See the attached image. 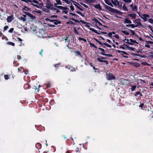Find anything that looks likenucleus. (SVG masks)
Listing matches in <instances>:
<instances>
[{
  "label": "nucleus",
  "mask_w": 153,
  "mask_h": 153,
  "mask_svg": "<svg viewBox=\"0 0 153 153\" xmlns=\"http://www.w3.org/2000/svg\"><path fill=\"white\" fill-rule=\"evenodd\" d=\"M104 7L105 9H107L108 10L110 11L112 13H115L117 14L120 15H122L123 14V12L120 11L117 9L111 8V7H109L105 4Z\"/></svg>",
  "instance_id": "obj_1"
},
{
  "label": "nucleus",
  "mask_w": 153,
  "mask_h": 153,
  "mask_svg": "<svg viewBox=\"0 0 153 153\" xmlns=\"http://www.w3.org/2000/svg\"><path fill=\"white\" fill-rule=\"evenodd\" d=\"M24 2L28 4V7H30V5H32L38 8H40L39 6L33 3H34L36 4H39V2L36 0H25Z\"/></svg>",
  "instance_id": "obj_2"
},
{
  "label": "nucleus",
  "mask_w": 153,
  "mask_h": 153,
  "mask_svg": "<svg viewBox=\"0 0 153 153\" xmlns=\"http://www.w3.org/2000/svg\"><path fill=\"white\" fill-rule=\"evenodd\" d=\"M106 77L107 79L108 80L115 79L116 78L115 76L110 72L106 74Z\"/></svg>",
  "instance_id": "obj_3"
},
{
  "label": "nucleus",
  "mask_w": 153,
  "mask_h": 153,
  "mask_svg": "<svg viewBox=\"0 0 153 153\" xmlns=\"http://www.w3.org/2000/svg\"><path fill=\"white\" fill-rule=\"evenodd\" d=\"M46 4L47 5L45 7L48 9H52V7H53V5L51 4L50 0H47Z\"/></svg>",
  "instance_id": "obj_4"
},
{
  "label": "nucleus",
  "mask_w": 153,
  "mask_h": 153,
  "mask_svg": "<svg viewBox=\"0 0 153 153\" xmlns=\"http://www.w3.org/2000/svg\"><path fill=\"white\" fill-rule=\"evenodd\" d=\"M141 19H135L134 21L133 22L136 23L137 24L136 25L137 26V27H138L139 26H140L142 27H143V25L141 24Z\"/></svg>",
  "instance_id": "obj_5"
},
{
  "label": "nucleus",
  "mask_w": 153,
  "mask_h": 153,
  "mask_svg": "<svg viewBox=\"0 0 153 153\" xmlns=\"http://www.w3.org/2000/svg\"><path fill=\"white\" fill-rule=\"evenodd\" d=\"M142 16H140V17L142 19H143L145 22L146 21L147 18H149L150 17L149 15L147 14H143Z\"/></svg>",
  "instance_id": "obj_6"
},
{
  "label": "nucleus",
  "mask_w": 153,
  "mask_h": 153,
  "mask_svg": "<svg viewBox=\"0 0 153 153\" xmlns=\"http://www.w3.org/2000/svg\"><path fill=\"white\" fill-rule=\"evenodd\" d=\"M14 19L13 15H11L10 16H9L7 17V21L8 22H11Z\"/></svg>",
  "instance_id": "obj_7"
},
{
  "label": "nucleus",
  "mask_w": 153,
  "mask_h": 153,
  "mask_svg": "<svg viewBox=\"0 0 153 153\" xmlns=\"http://www.w3.org/2000/svg\"><path fill=\"white\" fill-rule=\"evenodd\" d=\"M130 56H138L142 58H144L146 57V56L145 55H142L141 54H139L137 53H131L130 54Z\"/></svg>",
  "instance_id": "obj_8"
},
{
  "label": "nucleus",
  "mask_w": 153,
  "mask_h": 153,
  "mask_svg": "<svg viewBox=\"0 0 153 153\" xmlns=\"http://www.w3.org/2000/svg\"><path fill=\"white\" fill-rule=\"evenodd\" d=\"M73 2H74L73 3L74 4L76 7L77 8L79 9L81 11H83V9L82 8H81L80 7H79L78 6V5H79L81 7H82L81 5H80L77 2H76L75 1H74Z\"/></svg>",
  "instance_id": "obj_9"
},
{
  "label": "nucleus",
  "mask_w": 153,
  "mask_h": 153,
  "mask_svg": "<svg viewBox=\"0 0 153 153\" xmlns=\"http://www.w3.org/2000/svg\"><path fill=\"white\" fill-rule=\"evenodd\" d=\"M130 63L133 66L135 67L136 68H137V67H140V63H137V62H130Z\"/></svg>",
  "instance_id": "obj_10"
},
{
  "label": "nucleus",
  "mask_w": 153,
  "mask_h": 153,
  "mask_svg": "<svg viewBox=\"0 0 153 153\" xmlns=\"http://www.w3.org/2000/svg\"><path fill=\"white\" fill-rule=\"evenodd\" d=\"M97 60L99 62H105L106 65L108 64V61H107V60H103L102 59L100 58H97Z\"/></svg>",
  "instance_id": "obj_11"
},
{
  "label": "nucleus",
  "mask_w": 153,
  "mask_h": 153,
  "mask_svg": "<svg viewBox=\"0 0 153 153\" xmlns=\"http://www.w3.org/2000/svg\"><path fill=\"white\" fill-rule=\"evenodd\" d=\"M24 13L26 14V15L28 16L32 19H33L35 18V17L33 15L29 12H25Z\"/></svg>",
  "instance_id": "obj_12"
},
{
  "label": "nucleus",
  "mask_w": 153,
  "mask_h": 153,
  "mask_svg": "<svg viewBox=\"0 0 153 153\" xmlns=\"http://www.w3.org/2000/svg\"><path fill=\"white\" fill-rule=\"evenodd\" d=\"M94 7L96 9H99L100 10H103L101 5L100 4H97L94 5Z\"/></svg>",
  "instance_id": "obj_13"
},
{
  "label": "nucleus",
  "mask_w": 153,
  "mask_h": 153,
  "mask_svg": "<svg viewBox=\"0 0 153 153\" xmlns=\"http://www.w3.org/2000/svg\"><path fill=\"white\" fill-rule=\"evenodd\" d=\"M30 86L28 83H25L24 84V88L25 89H29L30 88Z\"/></svg>",
  "instance_id": "obj_14"
},
{
  "label": "nucleus",
  "mask_w": 153,
  "mask_h": 153,
  "mask_svg": "<svg viewBox=\"0 0 153 153\" xmlns=\"http://www.w3.org/2000/svg\"><path fill=\"white\" fill-rule=\"evenodd\" d=\"M35 146L36 148L38 149H41L42 147L41 144L39 143H37L35 145Z\"/></svg>",
  "instance_id": "obj_15"
},
{
  "label": "nucleus",
  "mask_w": 153,
  "mask_h": 153,
  "mask_svg": "<svg viewBox=\"0 0 153 153\" xmlns=\"http://www.w3.org/2000/svg\"><path fill=\"white\" fill-rule=\"evenodd\" d=\"M128 46L125 44H124L122 45V46H120V48H121L123 49H125V48H128Z\"/></svg>",
  "instance_id": "obj_16"
},
{
  "label": "nucleus",
  "mask_w": 153,
  "mask_h": 153,
  "mask_svg": "<svg viewBox=\"0 0 153 153\" xmlns=\"http://www.w3.org/2000/svg\"><path fill=\"white\" fill-rule=\"evenodd\" d=\"M121 53L125 55H128V56L123 55V56L124 57L128 58L129 57L131 56H130V54L128 53L125 51H122Z\"/></svg>",
  "instance_id": "obj_17"
},
{
  "label": "nucleus",
  "mask_w": 153,
  "mask_h": 153,
  "mask_svg": "<svg viewBox=\"0 0 153 153\" xmlns=\"http://www.w3.org/2000/svg\"><path fill=\"white\" fill-rule=\"evenodd\" d=\"M105 3H106L108 5L110 6L111 7H113L112 4L110 2L109 0H105Z\"/></svg>",
  "instance_id": "obj_18"
},
{
  "label": "nucleus",
  "mask_w": 153,
  "mask_h": 153,
  "mask_svg": "<svg viewBox=\"0 0 153 153\" xmlns=\"http://www.w3.org/2000/svg\"><path fill=\"white\" fill-rule=\"evenodd\" d=\"M128 16L133 19H135L136 17V15L134 13L129 14H128Z\"/></svg>",
  "instance_id": "obj_19"
},
{
  "label": "nucleus",
  "mask_w": 153,
  "mask_h": 153,
  "mask_svg": "<svg viewBox=\"0 0 153 153\" xmlns=\"http://www.w3.org/2000/svg\"><path fill=\"white\" fill-rule=\"evenodd\" d=\"M124 23L126 24H131L132 22L130 20L127 18L125 19Z\"/></svg>",
  "instance_id": "obj_20"
},
{
  "label": "nucleus",
  "mask_w": 153,
  "mask_h": 153,
  "mask_svg": "<svg viewBox=\"0 0 153 153\" xmlns=\"http://www.w3.org/2000/svg\"><path fill=\"white\" fill-rule=\"evenodd\" d=\"M140 95L139 97H141L143 96L142 94L140 91L136 92L134 93V95L135 96H137V95Z\"/></svg>",
  "instance_id": "obj_21"
},
{
  "label": "nucleus",
  "mask_w": 153,
  "mask_h": 153,
  "mask_svg": "<svg viewBox=\"0 0 153 153\" xmlns=\"http://www.w3.org/2000/svg\"><path fill=\"white\" fill-rule=\"evenodd\" d=\"M89 29L96 33H97L98 34H100L96 30H95V29L92 28L90 27Z\"/></svg>",
  "instance_id": "obj_22"
},
{
  "label": "nucleus",
  "mask_w": 153,
  "mask_h": 153,
  "mask_svg": "<svg viewBox=\"0 0 153 153\" xmlns=\"http://www.w3.org/2000/svg\"><path fill=\"white\" fill-rule=\"evenodd\" d=\"M113 4L115 6L116 5V3H117V4L119 5V1H117V0H114V1L113 0H111Z\"/></svg>",
  "instance_id": "obj_23"
},
{
  "label": "nucleus",
  "mask_w": 153,
  "mask_h": 153,
  "mask_svg": "<svg viewBox=\"0 0 153 153\" xmlns=\"http://www.w3.org/2000/svg\"><path fill=\"white\" fill-rule=\"evenodd\" d=\"M129 41V40L128 39H124V42H125L126 43L128 44H129V45H134L133 43H131L130 42H129L128 41Z\"/></svg>",
  "instance_id": "obj_24"
},
{
  "label": "nucleus",
  "mask_w": 153,
  "mask_h": 153,
  "mask_svg": "<svg viewBox=\"0 0 153 153\" xmlns=\"http://www.w3.org/2000/svg\"><path fill=\"white\" fill-rule=\"evenodd\" d=\"M53 23L55 25H57L58 24H61V22L60 21H59L57 20H54Z\"/></svg>",
  "instance_id": "obj_25"
},
{
  "label": "nucleus",
  "mask_w": 153,
  "mask_h": 153,
  "mask_svg": "<svg viewBox=\"0 0 153 153\" xmlns=\"http://www.w3.org/2000/svg\"><path fill=\"white\" fill-rule=\"evenodd\" d=\"M98 49L102 51L100 53L101 54L103 55L102 53H105V50L103 49L100 48H99Z\"/></svg>",
  "instance_id": "obj_26"
},
{
  "label": "nucleus",
  "mask_w": 153,
  "mask_h": 153,
  "mask_svg": "<svg viewBox=\"0 0 153 153\" xmlns=\"http://www.w3.org/2000/svg\"><path fill=\"white\" fill-rule=\"evenodd\" d=\"M137 7L136 5H134L132 8V10L134 11H137Z\"/></svg>",
  "instance_id": "obj_27"
},
{
  "label": "nucleus",
  "mask_w": 153,
  "mask_h": 153,
  "mask_svg": "<svg viewBox=\"0 0 153 153\" xmlns=\"http://www.w3.org/2000/svg\"><path fill=\"white\" fill-rule=\"evenodd\" d=\"M129 40L131 42V43H135L137 44H138V43L135 40H133L132 39H130Z\"/></svg>",
  "instance_id": "obj_28"
},
{
  "label": "nucleus",
  "mask_w": 153,
  "mask_h": 153,
  "mask_svg": "<svg viewBox=\"0 0 153 153\" xmlns=\"http://www.w3.org/2000/svg\"><path fill=\"white\" fill-rule=\"evenodd\" d=\"M90 44V46L91 47H94L95 48H97V47L94 44L90 42L89 43Z\"/></svg>",
  "instance_id": "obj_29"
},
{
  "label": "nucleus",
  "mask_w": 153,
  "mask_h": 153,
  "mask_svg": "<svg viewBox=\"0 0 153 153\" xmlns=\"http://www.w3.org/2000/svg\"><path fill=\"white\" fill-rule=\"evenodd\" d=\"M122 8L125 11H128V9L127 7L126 6V4H124Z\"/></svg>",
  "instance_id": "obj_30"
},
{
  "label": "nucleus",
  "mask_w": 153,
  "mask_h": 153,
  "mask_svg": "<svg viewBox=\"0 0 153 153\" xmlns=\"http://www.w3.org/2000/svg\"><path fill=\"white\" fill-rule=\"evenodd\" d=\"M104 45L105 46H106L107 47H109V48H111V45H109L107 43H103L102 45Z\"/></svg>",
  "instance_id": "obj_31"
},
{
  "label": "nucleus",
  "mask_w": 153,
  "mask_h": 153,
  "mask_svg": "<svg viewBox=\"0 0 153 153\" xmlns=\"http://www.w3.org/2000/svg\"><path fill=\"white\" fill-rule=\"evenodd\" d=\"M76 13L78 14H79L81 16H82V17H84V15L85 13H84L83 14L81 12L79 11H76Z\"/></svg>",
  "instance_id": "obj_32"
},
{
  "label": "nucleus",
  "mask_w": 153,
  "mask_h": 153,
  "mask_svg": "<svg viewBox=\"0 0 153 153\" xmlns=\"http://www.w3.org/2000/svg\"><path fill=\"white\" fill-rule=\"evenodd\" d=\"M68 69H70L71 71H75L76 69H75L74 68H73L72 66H71V65L69 66V68Z\"/></svg>",
  "instance_id": "obj_33"
},
{
  "label": "nucleus",
  "mask_w": 153,
  "mask_h": 153,
  "mask_svg": "<svg viewBox=\"0 0 153 153\" xmlns=\"http://www.w3.org/2000/svg\"><path fill=\"white\" fill-rule=\"evenodd\" d=\"M7 44L8 45H11L12 46H14L15 45L14 43L10 42H7Z\"/></svg>",
  "instance_id": "obj_34"
},
{
  "label": "nucleus",
  "mask_w": 153,
  "mask_h": 153,
  "mask_svg": "<svg viewBox=\"0 0 153 153\" xmlns=\"http://www.w3.org/2000/svg\"><path fill=\"white\" fill-rule=\"evenodd\" d=\"M75 54L76 56H77V55L81 56V54L80 52L78 51H75Z\"/></svg>",
  "instance_id": "obj_35"
},
{
  "label": "nucleus",
  "mask_w": 153,
  "mask_h": 153,
  "mask_svg": "<svg viewBox=\"0 0 153 153\" xmlns=\"http://www.w3.org/2000/svg\"><path fill=\"white\" fill-rule=\"evenodd\" d=\"M19 19L23 22H25L27 20V19H25V18H24L22 16H21L20 17Z\"/></svg>",
  "instance_id": "obj_36"
},
{
  "label": "nucleus",
  "mask_w": 153,
  "mask_h": 153,
  "mask_svg": "<svg viewBox=\"0 0 153 153\" xmlns=\"http://www.w3.org/2000/svg\"><path fill=\"white\" fill-rule=\"evenodd\" d=\"M94 39L99 44L102 45L103 43H102L101 42L98 40L96 38H94Z\"/></svg>",
  "instance_id": "obj_37"
},
{
  "label": "nucleus",
  "mask_w": 153,
  "mask_h": 153,
  "mask_svg": "<svg viewBox=\"0 0 153 153\" xmlns=\"http://www.w3.org/2000/svg\"><path fill=\"white\" fill-rule=\"evenodd\" d=\"M129 30L130 31V33H131L132 35H135V36H137V34L135 33V32L134 30L130 29H129Z\"/></svg>",
  "instance_id": "obj_38"
},
{
  "label": "nucleus",
  "mask_w": 153,
  "mask_h": 153,
  "mask_svg": "<svg viewBox=\"0 0 153 153\" xmlns=\"http://www.w3.org/2000/svg\"><path fill=\"white\" fill-rule=\"evenodd\" d=\"M136 88V86L135 85H134L133 86H131V91H133L135 90V89Z\"/></svg>",
  "instance_id": "obj_39"
},
{
  "label": "nucleus",
  "mask_w": 153,
  "mask_h": 153,
  "mask_svg": "<svg viewBox=\"0 0 153 153\" xmlns=\"http://www.w3.org/2000/svg\"><path fill=\"white\" fill-rule=\"evenodd\" d=\"M121 32L124 34L125 35H128L129 34V33L128 32H127V31L125 30H122L121 31Z\"/></svg>",
  "instance_id": "obj_40"
},
{
  "label": "nucleus",
  "mask_w": 153,
  "mask_h": 153,
  "mask_svg": "<svg viewBox=\"0 0 153 153\" xmlns=\"http://www.w3.org/2000/svg\"><path fill=\"white\" fill-rule=\"evenodd\" d=\"M89 3H92L95 1L96 0H85Z\"/></svg>",
  "instance_id": "obj_41"
},
{
  "label": "nucleus",
  "mask_w": 153,
  "mask_h": 153,
  "mask_svg": "<svg viewBox=\"0 0 153 153\" xmlns=\"http://www.w3.org/2000/svg\"><path fill=\"white\" fill-rule=\"evenodd\" d=\"M78 39L79 41L82 40L85 42H87L86 40V39H84V38H82L80 37H79L78 38Z\"/></svg>",
  "instance_id": "obj_42"
},
{
  "label": "nucleus",
  "mask_w": 153,
  "mask_h": 153,
  "mask_svg": "<svg viewBox=\"0 0 153 153\" xmlns=\"http://www.w3.org/2000/svg\"><path fill=\"white\" fill-rule=\"evenodd\" d=\"M74 31L75 34H79L78 32L75 27H74Z\"/></svg>",
  "instance_id": "obj_43"
},
{
  "label": "nucleus",
  "mask_w": 153,
  "mask_h": 153,
  "mask_svg": "<svg viewBox=\"0 0 153 153\" xmlns=\"http://www.w3.org/2000/svg\"><path fill=\"white\" fill-rule=\"evenodd\" d=\"M51 9L52 10H56V12L57 13L60 12L59 10H58V9H57L56 8L53 7H52V8Z\"/></svg>",
  "instance_id": "obj_44"
},
{
  "label": "nucleus",
  "mask_w": 153,
  "mask_h": 153,
  "mask_svg": "<svg viewBox=\"0 0 153 153\" xmlns=\"http://www.w3.org/2000/svg\"><path fill=\"white\" fill-rule=\"evenodd\" d=\"M66 24H71L72 25H75V23H74V22H73L72 21H70V20L68 22H67V23H66Z\"/></svg>",
  "instance_id": "obj_45"
},
{
  "label": "nucleus",
  "mask_w": 153,
  "mask_h": 153,
  "mask_svg": "<svg viewBox=\"0 0 153 153\" xmlns=\"http://www.w3.org/2000/svg\"><path fill=\"white\" fill-rule=\"evenodd\" d=\"M130 51H134V49H135V48H132L131 47H129L128 46V47L127 48Z\"/></svg>",
  "instance_id": "obj_46"
},
{
  "label": "nucleus",
  "mask_w": 153,
  "mask_h": 153,
  "mask_svg": "<svg viewBox=\"0 0 153 153\" xmlns=\"http://www.w3.org/2000/svg\"><path fill=\"white\" fill-rule=\"evenodd\" d=\"M13 64L14 66H18L19 65V64L17 63V62L14 61L13 62Z\"/></svg>",
  "instance_id": "obj_47"
},
{
  "label": "nucleus",
  "mask_w": 153,
  "mask_h": 153,
  "mask_svg": "<svg viewBox=\"0 0 153 153\" xmlns=\"http://www.w3.org/2000/svg\"><path fill=\"white\" fill-rule=\"evenodd\" d=\"M4 78L5 79L7 80L9 78V75L7 74H5L4 75Z\"/></svg>",
  "instance_id": "obj_48"
},
{
  "label": "nucleus",
  "mask_w": 153,
  "mask_h": 153,
  "mask_svg": "<svg viewBox=\"0 0 153 153\" xmlns=\"http://www.w3.org/2000/svg\"><path fill=\"white\" fill-rule=\"evenodd\" d=\"M122 0L125 3H130L131 1V0Z\"/></svg>",
  "instance_id": "obj_49"
},
{
  "label": "nucleus",
  "mask_w": 153,
  "mask_h": 153,
  "mask_svg": "<svg viewBox=\"0 0 153 153\" xmlns=\"http://www.w3.org/2000/svg\"><path fill=\"white\" fill-rule=\"evenodd\" d=\"M137 26L136 25H134V24H131L130 25V27H131L132 28H134L135 27H137Z\"/></svg>",
  "instance_id": "obj_50"
},
{
  "label": "nucleus",
  "mask_w": 153,
  "mask_h": 153,
  "mask_svg": "<svg viewBox=\"0 0 153 153\" xmlns=\"http://www.w3.org/2000/svg\"><path fill=\"white\" fill-rule=\"evenodd\" d=\"M148 27L150 29L151 31L153 33V27L150 25H149L148 26Z\"/></svg>",
  "instance_id": "obj_51"
},
{
  "label": "nucleus",
  "mask_w": 153,
  "mask_h": 153,
  "mask_svg": "<svg viewBox=\"0 0 153 153\" xmlns=\"http://www.w3.org/2000/svg\"><path fill=\"white\" fill-rule=\"evenodd\" d=\"M97 23H98L100 25L103 26L104 27H106V28H108V27L107 26H105V25H102V24L100 22H98Z\"/></svg>",
  "instance_id": "obj_52"
},
{
  "label": "nucleus",
  "mask_w": 153,
  "mask_h": 153,
  "mask_svg": "<svg viewBox=\"0 0 153 153\" xmlns=\"http://www.w3.org/2000/svg\"><path fill=\"white\" fill-rule=\"evenodd\" d=\"M70 19L76 22H79L78 20L74 18H70Z\"/></svg>",
  "instance_id": "obj_53"
},
{
  "label": "nucleus",
  "mask_w": 153,
  "mask_h": 153,
  "mask_svg": "<svg viewBox=\"0 0 153 153\" xmlns=\"http://www.w3.org/2000/svg\"><path fill=\"white\" fill-rule=\"evenodd\" d=\"M56 1L57 2V3L58 4H60V5L62 4V3L61 1L60 0H56Z\"/></svg>",
  "instance_id": "obj_54"
},
{
  "label": "nucleus",
  "mask_w": 153,
  "mask_h": 153,
  "mask_svg": "<svg viewBox=\"0 0 153 153\" xmlns=\"http://www.w3.org/2000/svg\"><path fill=\"white\" fill-rule=\"evenodd\" d=\"M149 22L153 24V19L151 18L149 19Z\"/></svg>",
  "instance_id": "obj_55"
},
{
  "label": "nucleus",
  "mask_w": 153,
  "mask_h": 153,
  "mask_svg": "<svg viewBox=\"0 0 153 153\" xmlns=\"http://www.w3.org/2000/svg\"><path fill=\"white\" fill-rule=\"evenodd\" d=\"M13 30L14 28H12L9 30L8 32L10 33H12L13 31Z\"/></svg>",
  "instance_id": "obj_56"
},
{
  "label": "nucleus",
  "mask_w": 153,
  "mask_h": 153,
  "mask_svg": "<svg viewBox=\"0 0 153 153\" xmlns=\"http://www.w3.org/2000/svg\"><path fill=\"white\" fill-rule=\"evenodd\" d=\"M60 65V64H59V63H57V64H56L54 65V66L56 68H58L59 66Z\"/></svg>",
  "instance_id": "obj_57"
},
{
  "label": "nucleus",
  "mask_w": 153,
  "mask_h": 153,
  "mask_svg": "<svg viewBox=\"0 0 153 153\" xmlns=\"http://www.w3.org/2000/svg\"><path fill=\"white\" fill-rule=\"evenodd\" d=\"M140 83L141 84H144L145 83V82L144 80L140 79Z\"/></svg>",
  "instance_id": "obj_58"
},
{
  "label": "nucleus",
  "mask_w": 153,
  "mask_h": 153,
  "mask_svg": "<svg viewBox=\"0 0 153 153\" xmlns=\"http://www.w3.org/2000/svg\"><path fill=\"white\" fill-rule=\"evenodd\" d=\"M44 85H45L46 88H48L50 87V85L49 83L45 84Z\"/></svg>",
  "instance_id": "obj_59"
},
{
  "label": "nucleus",
  "mask_w": 153,
  "mask_h": 153,
  "mask_svg": "<svg viewBox=\"0 0 153 153\" xmlns=\"http://www.w3.org/2000/svg\"><path fill=\"white\" fill-rule=\"evenodd\" d=\"M80 22L83 24H86L87 23L86 22L82 20H80Z\"/></svg>",
  "instance_id": "obj_60"
},
{
  "label": "nucleus",
  "mask_w": 153,
  "mask_h": 153,
  "mask_svg": "<svg viewBox=\"0 0 153 153\" xmlns=\"http://www.w3.org/2000/svg\"><path fill=\"white\" fill-rule=\"evenodd\" d=\"M80 22L83 24H86L87 23L86 22L82 20H80Z\"/></svg>",
  "instance_id": "obj_61"
},
{
  "label": "nucleus",
  "mask_w": 153,
  "mask_h": 153,
  "mask_svg": "<svg viewBox=\"0 0 153 153\" xmlns=\"http://www.w3.org/2000/svg\"><path fill=\"white\" fill-rule=\"evenodd\" d=\"M70 8L71 9V10L72 11H73L74 10V7L72 5H71L70 6Z\"/></svg>",
  "instance_id": "obj_62"
},
{
  "label": "nucleus",
  "mask_w": 153,
  "mask_h": 153,
  "mask_svg": "<svg viewBox=\"0 0 153 153\" xmlns=\"http://www.w3.org/2000/svg\"><path fill=\"white\" fill-rule=\"evenodd\" d=\"M80 4L86 8H88V6L87 5L82 3H80Z\"/></svg>",
  "instance_id": "obj_63"
},
{
  "label": "nucleus",
  "mask_w": 153,
  "mask_h": 153,
  "mask_svg": "<svg viewBox=\"0 0 153 153\" xmlns=\"http://www.w3.org/2000/svg\"><path fill=\"white\" fill-rule=\"evenodd\" d=\"M22 58L21 57L20 55H18L17 56V59H18V61L19 60Z\"/></svg>",
  "instance_id": "obj_64"
}]
</instances>
